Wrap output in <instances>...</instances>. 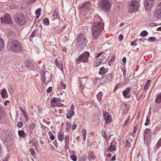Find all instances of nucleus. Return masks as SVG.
<instances>
[{"instance_id":"obj_1","label":"nucleus","mask_w":161,"mask_h":161,"mask_svg":"<svg viewBox=\"0 0 161 161\" xmlns=\"http://www.w3.org/2000/svg\"><path fill=\"white\" fill-rule=\"evenodd\" d=\"M104 27L103 23L99 22H94L92 27V32L93 37L95 40L97 39L99 36L101 31Z\"/></svg>"},{"instance_id":"obj_2","label":"nucleus","mask_w":161,"mask_h":161,"mask_svg":"<svg viewBox=\"0 0 161 161\" xmlns=\"http://www.w3.org/2000/svg\"><path fill=\"white\" fill-rule=\"evenodd\" d=\"M10 49L13 52L18 53L21 51L22 47L20 42L17 40H14L11 42Z\"/></svg>"},{"instance_id":"obj_3","label":"nucleus","mask_w":161,"mask_h":161,"mask_svg":"<svg viewBox=\"0 0 161 161\" xmlns=\"http://www.w3.org/2000/svg\"><path fill=\"white\" fill-rule=\"evenodd\" d=\"M129 8L128 11L130 13H133L138 11L139 7V2L136 0H131L129 3Z\"/></svg>"},{"instance_id":"obj_4","label":"nucleus","mask_w":161,"mask_h":161,"mask_svg":"<svg viewBox=\"0 0 161 161\" xmlns=\"http://www.w3.org/2000/svg\"><path fill=\"white\" fill-rule=\"evenodd\" d=\"M89 55V52L86 51L84 52L78 57L77 59V62H87L88 60V58Z\"/></svg>"},{"instance_id":"obj_5","label":"nucleus","mask_w":161,"mask_h":161,"mask_svg":"<svg viewBox=\"0 0 161 161\" xmlns=\"http://www.w3.org/2000/svg\"><path fill=\"white\" fill-rule=\"evenodd\" d=\"M111 5L112 3L110 1L102 0L100 2V7L106 11H108L111 8Z\"/></svg>"},{"instance_id":"obj_6","label":"nucleus","mask_w":161,"mask_h":161,"mask_svg":"<svg viewBox=\"0 0 161 161\" xmlns=\"http://www.w3.org/2000/svg\"><path fill=\"white\" fill-rule=\"evenodd\" d=\"M76 41L77 42L80 43L79 46L83 47L86 46L87 42L86 36L82 34H80L78 35Z\"/></svg>"},{"instance_id":"obj_7","label":"nucleus","mask_w":161,"mask_h":161,"mask_svg":"<svg viewBox=\"0 0 161 161\" xmlns=\"http://www.w3.org/2000/svg\"><path fill=\"white\" fill-rule=\"evenodd\" d=\"M15 21L19 25H23L26 22L24 15L21 13H18L16 14Z\"/></svg>"},{"instance_id":"obj_8","label":"nucleus","mask_w":161,"mask_h":161,"mask_svg":"<svg viewBox=\"0 0 161 161\" xmlns=\"http://www.w3.org/2000/svg\"><path fill=\"white\" fill-rule=\"evenodd\" d=\"M42 77L43 83L47 84L49 82L51 78V75L48 72L42 71Z\"/></svg>"},{"instance_id":"obj_9","label":"nucleus","mask_w":161,"mask_h":161,"mask_svg":"<svg viewBox=\"0 0 161 161\" xmlns=\"http://www.w3.org/2000/svg\"><path fill=\"white\" fill-rule=\"evenodd\" d=\"M1 21L2 23L5 24H12V23L10 15L8 14H5L3 17L1 18Z\"/></svg>"},{"instance_id":"obj_10","label":"nucleus","mask_w":161,"mask_h":161,"mask_svg":"<svg viewBox=\"0 0 161 161\" xmlns=\"http://www.w3.org/2000/svg\"><path fill=\"white\" fill-rule=\"evenodd\" d=\"M144 4L145 9L148 10L152 7L153 5V3L151 0H145Z\"/></svg>"},{"instance_id":"obj_11","label":"nucleus","mask_w":161,"mask_h":161,"mask_svg":"<svg viewBox=\"0 0 161 161\" xmlns=\"http://www.w3.org/2000/svg\"><path fill=\"white\" fill-rule=\"evenodd\" d=\"M153 16L154 18H156L158 19H161V7L159 5L155 10Z\"/></svg>"},{"instance_id":"obj_12","label":"nucleus","mask_w":161,"mask_h":161,"mask_svg":"<svg viewBox=\"0 0 161 161\" xmlns=\"http://www.w3.org/2000/svg\"><path fill=\"white\" fill-rule=\"evenodd\" d=\"M82 9H87V10H90L91 8V3L89 1H87L86 3H83L82 4L81 7Z\"/></svg>"},{"instance_id":"obj_13","label":"nucleus","mask_w":161,"mask_h":161,"mask_svg":"<svg viewBox=\"0 0 161 161\" xmlns=\"http://www.w3.org/2000/svg\"><path fill=\"white\" fill-rule=\"evenodd\" d=\"M99 70L100 71L98 72V74L101 75H105L108 71V68H106L104 66L101 67Z\"/></svg>"},{"instance_id":"obj_14","label":"nucleus","mask_w":161,"mask_h":161,"mask_svg":"<svg viewBox=\"0 0 161 161\" xmlns=\"http://www.w3.org/2000/svg\"><path fill=\"white\" fill-rule=\"evenodd\" d=\"M151 135V131L150 129L147 128L145 130L144 132L143 137L146 139V137H149Z\"/></svg>"},{"instance_id":"obj_15","label":"nucleus","mask_w":161,"mask_h":161,"mask_svg":"<svg viewBox=\"0 0 161 161\" xmlns=\"http://www.w3.org/2000/svg\"><path fill=\"white\" fill-rule=\"evenodd\" d=\"M103 117L107 123H109L111 122V118L108 113H103Z\"/></svg>"},{"instance_id":"obj_16","label":"nucleus","mask_w":161,"mask_h":161,"mask_svg":"<svg viewBox=\"0 0 161 161\" xmlns=\"http://www.w3.org/2000/svg\"><path fill=\"white\" fill-rule=\"evenodd\" d=\"M58 89L61 90L62 89H65L66 87V85L63 82H58Z\"/></svg>"},{"instance_id":"obj_17","label":"nucleus","mask_w":161,"mask_h":161,"mask_svg":"<svg viewBox=\"0 0 161 161\" xmlns=\"http://www.w3.org/2000/svg\"><path fill=\"white\" fill-rule=\"evenodd\" d=\"M88 157L89 160H94L95 157L92 152L90 151L88 153Z\"/></svg>"},{"instance_id":"obj_18","label":"nucleus","mask_w":161,"mask_h":161,"mask_svg":"<svg viewBox=\"0 0 161 161\" xmlns=\"http://www.w3.org/2000/svg\"><path fill=\"white\" fill-rule=\"evenodd\" d=\"M75 112L74 111L69 110V112H68L67 114V118L68 119H70L72 116L74 115Z\"/></svg>"},{"instance_id":"obj_19","label":"nucleus","mask_w":161,"mask_h":161,"mask_svg":"<svg viewBox=\"0 0 161 161\" xmlns=\"http://www.w3.org/2000/svg\"><path fill=\"white\" fill-rule=\"evenodd\" d=\"M25 64L26 67L29 69H32L33 65L29 61H26L25 63Z\"/></svg>"},{"instance_id":"obj_20","label":"nucleus","mask_w":161,"mask_h":161,"mask_svg":"<svg viewBox=\"0 0 161 161\" xmlns=\"http://www.w3.org/2000/svg\"><path fill=\"white\" fill-rule=\"evenodd\" d=\"M161 102V93H159L155 99V103L157 104Z\"/></svg>"},{"instance_id":"obj_21","label":"nucleus","mask_w":161,"mask_h":161,"mask_svg":"<svg viewBox=\"0 0 161 161\" xmlns=\"http://www.w3.org/2000/svg\"><path fill=\"white\" fill-rule=\"evenodd\" d=\"M53 16L54 17L53 18L54 19H56L58 18L59 13L58 12V10L56 8L54 10L53 14Z\"/></svg>"},{"instance_id":"obj_22","label":"nucleus","mask_w":161,"mask_h":161,"mask_svg":"<svg viewBox=\"0 0 161 161\" xmlns=\"http://www.w3.org/2000/svg\"><path fill=\"white\" fill-rule=\"evenodd\" d=\"M130 89L129 88H126V89L125 90V91H123V94L124 96L125 97H126V96L128 94L130 93ZM127 98H128V97H127Z\"/></svg>"},{"instance_id":"obj_23","label":"nucleus","mask_w":161,"mask_h":161,"mask_svg":"<svg viewBox=\"0 0 161 161\" xmlns=\"http://www.w3.org/2000/svg\"><path fill=\"white\" fill-rule=\"evenodd\" d=\"M56 66L59 68L61 70H63V65L61 61L56 62Z\"/></svg>"},{"instance_id":"obj_24","label":"nucleus","mask_w":161,"mask_h":161,"mask_svg":"<svg viewBox=\"0 0 161 161\" xmlns=\"http://www.w3.org/2000/svg\"><path fill=\"white\" fill-rule=\"evenodd\" d=\"M103 93L102 92H100L97 95V100L100 101L102 100V97L103 96Z\"/></svg>"},{"instance_id":"obj_25","label":"nucleus","mask_w":161,"mask_h":161,"mask_svg":"<svg viewBox=\"0 0 161 161\" xmlns=\"http://www.w3.org/2000/svg\"><path fill=\"white\" fill-rule=\"evenodd\" d=\"M7 95V92L5 89H3L2 90L1 95L3 98H5Z\"/></svg>"},{"instance_id":"obj_26","label":"nucleus","mask_w":161,"mask_h":161,"mask_svg":"<svg viewBox=\"0 0 161 161\" xmlns=\"http://www.w3.org/2000/svg\"><path fill=\"white\" fill-rule=\"evenodd\" d=\"M18 134L19 136L24 137L25 136L26 133L22 130H19L18 131Z\"/></svg>"},{"instance_id":"obj_27","label":"nucleus","mask_w":161,"mask_h":161,"mask_svg":"<svg viewBox=\"0 0 161 161\" xmlns=\"http://www.w3.org/2000/svg\"><path fill=\"white\" fill-rule=\"evenodd\" d=\"M4 46V41L3 39L0 37V51L3 48Z\"/></svg>"},{"instance_id":"obj_28","label":"nucleus","mask_w":161,"mask_h":161,"mask_svg":"<svg viewBox=\"0 0 161 161\" xmlns=\"http://www.w3.org/2000/svg\"><path fill=\"white\" fill-rule=\"evenodd\" d=\"M58 139L60 141H62L64 139V135L62 132L58 134Z\"/></svg>"},{"instance_id":"obj_29","label":"nucleus","mask_w":161,"mask_h":161,"mask_svg":"<svg viewBox=\"0 0 161 161\" xmlns=\"http://www.w3.org/2000/svg\"><path fill=\"white\" fill-rule=\"evenodd\" d=\"M109 151L113 152L115 151L116 147L114 145H110L109 146Z\"/></svg>"},{"instance_id":"obj_30","label":"nucleus","mask_w":161,"mask_h":161,"mask_svg":"<svg viewBox=\"0 0 161 161\" xmlns=\"http://www.w3.org/2000/svg\"><path fill=\"white\" fill-rule=\"evenodd\" d=\"M115 56L114 55H113L112 56V58L111 59L109 60L108 62V65L109 66H111V64H112L111 63L113 62L115 59Z\"/></svg>"},{"instance_id":"obj_31","label":"nucleus","mask_w":161,"mask_h":161,"mask_svg":"<svg viewBox=\"0 0 161 161\" xmlns=\"http://www.w3.org/2000/svg\"><path fill=\"white\" fill-rule=\"evenodd\" d=\"M71 124L70 122H67L66 124V130L67 131H69L70 127Z\"/></svg>"},{"instance_id":"obj_32","label":"nucleus","mask_w":161,"mask_h":161,"mask_svg":"<svg viewBox=\"0 0 161 161\" xmlns=\"http://www.w3.org/2000/svg\"><path fill=\"white\" fill-rule=\"evenodd\" d=\"M102 61V60L101 58H98L96 60V63H98V64H95L94 66L95 67H97L100 65V64Z\"/></svg>"},{"instance_id":"obj_33","label":"nucleus","mask_w":161,"mask_h":161,"mask_svg":"<svg viewBox=\"0 0 161 161\" xmlns=\"http://www.w3.org/2000/svg\"><path fill=\"white\" fill-rule=\"evenodd\" d=\"M41 9L40 8L37 9L36 12V14L37 15L36 18H38L41 15Z\"/></svg>"},{"instance_id":"obj_34","label":"nucleus","mask_w":161,"mask_h":161,"mask_svg":"<svg viewBox=\"0 0 161 161\" xmlns=\"http://www.w3.org/2000/svg\"><path fill=\"white\" fill-rule=\"evenodd\" d=\"M112 75H111V74H108L107 75L105 76V77L104 76V77H103V78L105 77H106L107 78L108 80H110L112 79Z\"/></svg>"},{"instance_id":"obj_35","label":"nucleus","mask_w":161,"mask_h":161,"mask_svg":"<svg viewBox=\"0 0 161 161\" xmlns=\"http://www.w3.org/2000/svg\"><path fill=\"white\" fill-rule=\"evenodd\" d=\"M146 139H145V138H144V143L146 145H148L149 144V142L150 141L148 139V137H146Z\"/></svg>"},{"instance_id":"obj_36","label":"nucleus","mask_w":161,"mask_h":161,"mask_svg":"<svg viewBox=\"0 0 161 161\" xmlns=\"http://www.w3.org/2000/svg\"><path fill=\"white\" fill-rule=\"evenodd\" d=\"M140 34L142 36H146L148 35V33L146 31H143L141 32Z\"/></svg>"},{"instance_id":"obj_37","label":"nucleus","mask_w":161,"mask_h":161,"mask_svg":"<svg viewBox=\"0 0 161 161\" xmlns=\"http://www.w3.org/2000/svg\"><path fill=\"white\" fill-rule=\"evenodd\" d=\"M20 110L21 112L23 114L24 116H26V115H27V113L26 112V111L25 110V108H23V107L20 108Z\"/></svg>"},{"instance_id":"obj_38","label":"nucleus","mask_w":161,"mask_h":161,"mask_svg":"<svg viewBox=\"0 0 161 161\" xmlns=\"http://www.w3.org/2000/svg\"><path fill=\"white\" fill-rule=\"evenodd\" d=\"M65 140V143L67 145V144H69V138L68 136H66L64 138Z\"/></svg>"},{"instance_id":"obj_39","label":"nucleus","mask_w":161,"mask_h":161,"mask_svg":"<svg viewBox=\"0 0 161 161\" xmlns=\"http://www.w3.org/2000/svg\"><path fill=\"white\" fill-rule=\"evenodd\" d=\"M43 22L46 25H48L49 24V20L47 18L44 19L43 20Z\"/></svg>"},{"instance_id":"obj_40","label":"nucleus","mask_w":161,"mask_h":161,"mask_svg":"<svg viewBox=\"0 0 161 161\" xmlns=\"http://www.w3.org/2000/svg\"><path fill=\"white\" fill-rule=\"evenodd\" d=\"M59 101V99L58 98H56L55 97L53 98L51 100V102L52 103H56Z\"/></svg>"},{"instance_id":"obj_41","label":"nucleus","mask_w":161,"mask_h":161,"mask_svg":"<svg viewBox=\"0 0 161 161\" xmlns=\"http://www.w3.org/2000/svg\"><path fill=\"white\" fill-rule=\"evenodd\" d=\"M30 151L31 155L33 156H34L35 154V150L33 148H31L30 149Z\"/></svg>"},{"instance_id":"obj_42","label":"nucleus","mask_w":161,"mask_h":161,"mask_svg":"<svg viewBox=\"0 0 161 161\" xmlns=\"http://www.w3.org/2000/svg\"><path fill=\"white\" fill-rule=\"evenodd\" d=\"M156 38L155 37H149V39H148V40L149 41H152V42H154L155 40H156Z\"/></svg>"},{"instance_id":"obj_43","label":"nucleus","mask_w":161,"mask_h":161,"mask_svg":"<svg viewBox=\"0 0 161 161\" xmlns=\"http://www.w3.org/2000/svg\"><path fill=\"white\" fill-rule=\"evenodd\" d=\"M36 125V124H35L34 123H31V124H30V127L31 128L32 130L35 128Z\"/></svg>"},{"instance_id":"obj_44","label":"nucleus","mask_w":161,"mask_h":161,"mask_svg":"<svg viewBox=\"0 0 161 161\" xmlns=\"http://www.w3.org/2000/svg\"><path fill=\"white\" fill-rule=\"evenodd\" d=\"M71 159L72 160L74 161H76L77 159V158L76 156L75 155H72L71 157Z\"/></svg>"},{"instance_id":"obj_45","label":"nucleus","mask_w":161,"mask_h":161,"mask_svg":"<svg viewBox=\"0 0 161 161\" xmlns=\"http://www.w3.org/2000/svg\"><path fill=\"white\" fill-rule=\"evenodd\" d=\"M130 117V116H128V118L125 121L124 124L123 125H124V126H125V125L128 122V121L129 120Z\"/></svg>"},{"instance_id":"obj_46","label":"nucleus","mask_w":161,"mask_h":161,"mask_svg":"<svg viewBox=\"0 0 161 161\" xmlns=\"http://www.w3.org/2000/svg\"><path fill=\"white\" fill-rule=\"evenodd\" d=\"M149 85H150V84H148L147 83H146V84L144 86V89L146 91L148 89V86H149Z\"/></svg>"},{"instance_id":"obj_47","label":"nucleus","mask_w":161,"mask_h":161,"mask_svg":"<svg viewBox=\"0 0 161 161\" xmlns=\"http://www.w3.org/2000/svg\"><path fill=\"white\" fill-rule=\"evenodd\" d=\"M17 126L19 127H21L23 125V123L21 122H19L17 124Z\"/></svg>"},{"instance_id":"obj_48","label":"nucleus","mask_w":161,"mask_h":161,"mask_svg":"<svg viewBox=\"0 0 161 161\" xmlns=\"http://www.w3.org/2000/svg\"><path fill=\"white\" fill-rule=\"evenodd\" d=\"M158 142L157 143L156 145V148L157 149H158L160 147V146H161V142H160L159 144H158Z\"/></svg>"},{"instance_id":"obj_49","label":"nucleus","mask_w":161,"mask_h":161,"mask_svg":"<svg viewBox=\"0 0 161 161\" xmlns=\"http://www.w3.org/2000/svg\"><path fill=\"white\" fill-rule=\"evenodd\" d=\"M158 142L157 143L156 145V148L157 149H158L160 147V146H161V142H160L159 144H158Z\"/></svg>"},{"instance_id":"obj_50","label":"nucleus","mask_w":161,"mask_h":161,"mask_svg":"<svg viewBox=\"0 0 161 161\" xmlns=\"http://www.w3.org/2000/svg\"><path fill=\"white\" fill-rule=\"evenodd\" d=\"M150 120L149 119H148L147 118L146 120V122L145 123V125H147L149 124L150 122Z\"/></svg>"},{"instance_id":"obj_51","label":"nucleus","mask_w":161,"mask_h":161,"mask_svg":"<svg viewBox=\"0 0 161 161\" xmlns=\"http://www.w3.org/2000/svg\"><path fill=\"white\" fill-rule=\"evenodd\" d=\"M136 40H135L133 42H131L130 43V45H131V46H136L137 45V44L136 43Z\"/></svg>"},{"instance_id":"obj_52","label":"nucleus","mask_w":161,"mask_h":161,"mask_svg":"<svg viewBox=\"0 0 161 161\" xmlns=\"http://www.w3.org/2000/svg\"><path fill=\"white\" fill-rule=\"evenodd\" d=\"M118 38L119 40L121 41L123 39V36L122 35H120L119 36Z\"/></svg>"},{"instance_id":"obj_53","label":"nucleus","mask_w":161,"mask_h":161,"mask_svg":"<svg viewBox=\"0 0 161 161\" xmlns=\"http://www.w3.org/2000/svg\"><path fill=\"white\" fill-rule=\"evenodd\" d=\"M52 87H49L48 89L47 90V93H49L52 90Z\"/></svg>"},{"instance_id":"obj_54","label":"nucleus","mask_w":161,"mask_h":161,"mask_svg":"<svg viewBox=\"0 0 161 161\" xmlns=\"http://www.w3.org/2000/svg\"><path fill=\"white\" fill-rule=\"evenodd\" d=\"M36 142L35 140H33L32 142V145L33 146H35L36 144Z\"/></svg>"},{"instance_id":"obj_55","label":"nucleus","mask_w":161,"mask_h":161,"mask_svg":"<svg viewBox=\"0 0 161 161\" xmlns=\"http://www.w3.org/2000/svg\"><path fill=\"white\" fill-rule=\"evenodd\" d=\"M137 128V126L135 125L134 127V130L133 131V133H135L136 131Z\"/></svg>"},{"instance_id":"obj_56","label":"nucleus","mask_w":161,"mask_h":161,"mask_svg":"<svg viewBox=\"0 0 161 161\" xmlns=\"http://www.w3.org/2000/svg\"><path fill=\"white\" fill-rule=\"evenodd\" d=\"M102 136L105 138L107 137V135L105 132H103Z\"/></svg>"},{"instance_id":"obj_57","label":"nucleus","mask_w":161,"mask_h":161,"mask_svg":"<svg viewBox=\"0 0 161 161\" xmlns=\"http://www.w3.org/2000/svg\"><path fill=\"white\" fill-rule=\"evenodd\" d=\"M50 138L52 141H53L54 140V139L55 138V137H54V136L53 134H52L50 135Z\"/></svg>"},{"instance_id":"obj_58","label":"nucleus","mask_w":161,"mask_h":161,"mask_svg":"<svg viewBox=\"0 0 161 161\" xmlns=\"http://www.w3.org/2000/svg\"><path fill=\"white\" fill-rule=\"evenodd\" d=\"M82 134H83V135H86V130L85 129H84L83 130H82Z\"/></svg>"},{"instance_id":"obj_59","label":"nucleus","mask_w":161,"mask_h":161,"mask_svg":"<svg viewBox=\"0 0 161 161\" xmlns=\"http://www.w3.org/2000/svg\"><path fill=\"white\" fill-rule=\"evenodd\" d=\"M9 157V155L8 154H7L6 155V157H5V158L4 159V161H7L8 158Z\"/></svg>"},{"instance_id":"obj_60","label":"nucleus","mask_w":161,"mask_h":161,"mask_svg":"<svg viewBox=\"0 0 161 161\" xmlns=\"http://www.w3.org/2000/svg\"><path fill=\"white\" fill-rule=\"evenodd\" d=\"M77 127V125L75 124H73L72 126V128L73 130H75L76 127Z\"/></svg>"},{"instance_id":"obj_61","label":"nucleus","mask_w":161,"mask_h":161,"mask_svg":"<svg viewBox=\"0 0 161 161\" xmlns=\"http://www.w3.org/2000/svg\"><path fill=\"white\" fill-rule=\"evenodd\" d=\"M74 109H75V106L74 105H72L71 106V108H70V110L74 111Z\"/></svg>"},{"instance_id":"obj_62","label":"nucleus","mask_w":161,"mask_h":161,"mask_svg":"<svg viewBox=\"0 0 161 161\" xmlns=\"http://www.w3.org/2000/svg\"><path fill=\"white\" fill-rule=\"evenodd\" d=\"M82 84H83L81 82V84H80V90L81 91H82V90L83 89V85H82Z\"/></svg>"},{"instance_id":"obj_63","label":"nucleus","mask_w":161,"mask_h":161,"mask_svg":"<svg viewBox=\"0 0 161 161\" xmlns=\"http://www.w3.org/2000/svg\"><path fill=\"white\" fill-rule=\"evenodd\" d=\"M122 61L124 63H125L126 62V58L125 57H124L122 59Z\"/></svg>"},{"instance_id":"obj_64","label":"nucleus","mask_w":161,"mask_h":161,"mask_svg":"<svg viewBox=\"0 0 161 161\" xmlns=\"http://www.w3.org/2000/svg\"><path fill=\"white\" fill-rule=\"evenodd\" d=\"M130 144L128 140H127L126 142V147H129V144Z\"/></svg>"}]
</instances>
